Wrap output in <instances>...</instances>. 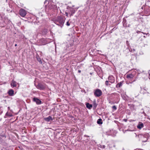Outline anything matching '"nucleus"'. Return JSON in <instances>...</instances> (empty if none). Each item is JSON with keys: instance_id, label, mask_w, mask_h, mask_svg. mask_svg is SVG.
Listing matches in <instances>:
<instances>
[{"instance_id": "nucleus-1", "label": "nucleus", "mask_w": 150, "mask_h": 150, "mask_svg": "<svg viewBox=\"0 0 150 150\" xmlns=\"http://www.w3.org/2000/svg\"><path fill=\"white\" fill-rule=\"evenodd\" d=\"M64 23V18L61 16L57 17L55 21V23L59 25H60L62 27Z\"/></svg>"}, {"instance_id": "nucleus-2", "label": "nucleus", "mask_w": 150, "mask_h": 150, "mask_svg": "<svg viewBox=\"0 0 150 150\" xmlns=\"http://www.w3.org/2000/svg\"><path fill=\"white\" fill-rule=\"evenodd\" d=\"M149 134L148 133L145 134H140L138 135V137L139 138V140L142 142H146L148 140V138L149 137Z\"/></svg>"}, {"instance_id": "nucleus-3", "label": "nucleus", "mask_w": 150, "mask_h": 150, "mask_svg": "<svg viewBox=\"0 0 150 150\" xmlns=\"http://www.w3.org/2000/svg\"><path fill=\"white\" fill-rule=\"evenodd\" d=\"M102 94V92L101 90L97 89L95 90L94 92V95L96 97H99Z\"/></svg>"}, {"instance_id": "nucleus-4", "label": "nucleus", "mask_w": 150, "mask_h": 150, "mask_svg": "<svg viewBox=\"0 0 150 150\" xmlns=\"http://www.w3.org/2000/svg\"><path fill=\"white\" fill-rule=\"evenodd\" d=\"M35 86L37 88L40 90H43L45 88V86L44 84L39 83L37 85Z\"/></svg>"}, {"instance_id": "nucleus-5", "label": "nucleus", "mask_w": 150, "mask_h": 150, "mask_svg": "<svg viewBox=\"0 0 150 150\" xmlns=\"http://www.w3.org/2000/svg\"><path fill=\"white\" fill-rule=\"evenodd\" d=\"M19 13L21 16L24 17L26 14V12L25 10L21 9L19 11Z\"/></svg>"}, {"instance_id": "nucleus-6", "label": "nucleus", "mask_w": 150, "mask_h": 150, "mask_svg": "<svg viewBox=\"0 0 150 150\" xmlns=\"http://www.w3.org/2000/svg\"><path fill=\"white\" fill-rule=\"evenodd\" d=\"M39 43L40 45H45L47 43L46 40L44 38L41 39L39 41Z\"/></svg>"}, {"instance_id": "nucleus-7", "label": "nucleus", "mask_w": 150, "mask_h": 150, "mask_svg": "<svg viewBox=\"0 0 150 150\" xmlns=\"http://www.w3.org/2000/svg\"><path fill=\"white\" fill-rule=\"evenodd\" d=\"M33 100L34 102H36L38 105L41 104L42 103V101L40 99L35 97L33 98Z\"/></svg>"}, {"instance_id": "nucleus-8", "label": "nucleus", "mask_w": 150, "mask_h": 150, "mask_svg": "<svg viewBox=\"0 0 150 150\" xmlns=\"http://www.w3.org/2000/svg\"><path fill=\"white\" fill-rule=\"evenodd\" d=\"M134 75L132 74H128L126 75V78L129 79H132Z\"/></svg>"}, {"instance_id": "nucleus-9", "label": "nucleus", "mask_w": 150, "mask_h": 150, "mask_svg": "<svg viewBox=\"0 0 150 150\" xmlns=\"http://www.w3.org/2000/svg\"><path fill=\"white\" fill-rule=\"evenodd\" d=\"M8 93L10 96H12L14 95V91L13 89H10L8 90Z\"/></svg>"}, {"instance_id": "nucleus-10", "label": "nucleus", "mask_w": 150, "mask_h": 150, "mask_svg": "<svg viewBox=\"0 0 150 150\" xmlns=\"http://www.w3.org/2000/svg\"><path fill=\"white\" fill-rule=\"evenodd\" d=\"M109 81L112 83H113L115 81V79L114 77L112 76H109L108 78Z\"/></svg>"}, {"instance_id": "nucleus-11", "label": "nucleus", "mask_w": 150, "mask_h": 150, "mask_svg": "<svg viewBox=\"0 0 150 150\" xmlns=\"http://www.w3.org/2000/svg\"><path fill=\"white\" fill-rule=\"evenodd\" d=\"M44 120L46 122H48L50 120L52 121L53 120L52 117L50 116H49L47 117L44 118Z\"/></svg>"}, {"instance_id": "nucleus-12", "label": "nucleus", "mask_w": 150, "mask_h": 150, "mask_svg": "<svg viewBox=\"0 0 150 150\" xmlns=\"http://www.w3.org/2000/svg\"><path fill=\"white\" fill-rule=\"evenodd\" d=\"M16 82L15 81L13 80L11 84V87L12 88L16 87Z\"/></svg>"}, {"instance_id": "nucleus-13", "label": "nucleus", "mask_w": 150, "mask_h": 150, "mask_svg": "<svg viewBox=\"0 0 150 150\" xmlns=\"http://www.w3.org/2000/svg\"><path fill=\"white\" fill-rule=\"evenodd\" d=\"M70 12V16L71 17V16L73 15L75 13V11L72 8H69Z\"/></svg>"}, {"instance_id": "nucleus-14", "label": "nucleus", "mask_w": 150, "mask_h": 150, "mask_svg": "<svg viewBox=\"0 0 150 150\" xmlns=\"http://www.w3.org/2000/svg\"><path fill=\"white\" fill-rule=\"evenodd\" d=\"M93 109H95L96 108L97 106V103H96V102L95 100H93Z\"/></svg>"}, {"instance_id": "nucleus-15", "label": "nucleus", "mask_w": 150, "mask_h": 150, "mask_svg": "<svg viewBox=\"0 0 150 150\" xmlns=\"http://www.w3.org/2000/svg\"><path fill=\"white\" fill-rule=\"evenodd\" d=\"M86 105V107L89 109H91L93 107L92 105L88 103H87Z\"/></svg>"}, {"instance_id": "nucleus-16", "label": "nucleus", "mask_w": 150, "mask_h": 150, "mask_svg": "<svg viewBox=\"0 0 150 150\" xmlns=\"http://www.w3.org/2000/svg\"><path fill=\"white\" fill-rule=\"evenodd\" d=\"M144 126L143 124V123H141L140 124H139V125L137 126V127L139 129H141Z\"/></svg>"}, {"instance_id": "nucleus-17", "label": "nucleus", "mask_w": 150, "mask_h": 150, "mask_svg": "<svg viewBox=\"0 0 150 150\" xmlns=\"http://www.w3.org/2000/svg\"><path fill=\"white\" fill-rule=\"evenodd\" d=\"M122 83L121 82H120L119 83H118L116 85V87L117 88H120L122 86Z\"/></svg>"}, {"instance_id": "nucleus-18", "label": "nucleus", "mask_w": 150, "mask_h": 150, "mask_svg": "<svg viewBox=\"0 0 150 150\" xmlns=\"http://www.w3.org/2000/svg\"><path fill=\"white\" fill-rule=\"evenodd\" d=\"M97 123L98 124H102L103 122H102V120L101 119H98L97 121Z\"/></svg>"}, {"instance_id": "nucleus-19", "label": "nucleus", "mask_w": 150, "mask_h": 150, "mask_svg": "<svg viewBox=\"0 0 150 150\" xmlns=\"http://www.w3.org/2000/svg\"><path fill=\"white\" fill-rule=\"evenodd\" d=\"M38 61L40 63H42V62L41 60V59L39 58V56H37L36 57Z\"/></svg>"}, {"instance_id": "nucleus-20", "label": "nucleus", "mask_w": 150, "mask_h": 150, "mask_svg": "<svg viewBox=\"0 0 150 150\" xmlns=\"http://www.w3.org/2000/svg\"><path fill=\"white\" fill-rule=\"evenodd\" d=\"M109 81H106L105 82V84L106 86L110 85V84L108 83Z\"/></svg>"}, {"instance_id": "nucleus-21", "label": "nucleus", "mask_w": 150, "mask_h": 150, "mask_svg": "<svg viewBox=\"0 0 150 150\" xmlns=\"http://www.w3.org/2000/svg\"><path fill=\"white\" fill-rule=\"evenodd\" d=\"M65 14H66V15L68 17V15L69 14H70V13L69 12H65Z\"/></svg>"}, {"instance_id": "nucleus-22", "label": "nucleus", "mask_w": 150, "mask_h": 150, "mask_svg": "<svg viewBox=\"0 0 150 150\" xmlns=\"http://www.w3.org/2000/svg\"><path fill=\"white\" fill-rule=\"evenodd\" d=\"M112 108L115 110H116L117 109V108L116 106L115 105L113 106H112Z\"/></svg>"}, {"instance_id": "nucleus-23", "label": "nucleus", "mask_w": 150, "mask_h": 150, "mask_svg": "<svg viewBox=\"0 0 150 150\" xmlns=\"http://www.w3.org/2000/svg\"><path fill=\"white\" fill-rule=\"evenodd\" d=\"M66 25H67L69 26V25H70V23H69V21H67L66 23Z\"/></svg>"}, {"instance_id": "nucleus-24", "label": "nucleus", "mask_w": 150, "mask_h": 150, "mask_svg": "<svg viewBox=\"0 0 150 150\" xmlns=\"http://www.w3.org/2000/svg\"><path fill=\"white\" fill-rule=\"evenodd\" d=\"M142 33L144 34H145L146 35H148V36H149V34L148 33H143V32Z\"/></svg>"}, {"instance_id": "nucleus-25", "label": "nucleus", "mask_w": 150, "mask_h": 150, "mask_svg": "<svg viewBox=\"0 0 150 150\" xmlns=\"http://www.w3.org/2000/svg\"><path fill=\"white\" fill-rule=\"evenodd\" d=\"M137 33L139 34V33H142L143 32H141L140 31H137Z\"/></svg>"}, {"instance_id": "nucleus-26", "label": "nucleus", "mask_w": 150, "mask_h": 150, "mask_svg": "<svg viewBox=\"0 0 150 150\" xmlns=\"http://www.w3.org/2000/svg\"><path fill=\"white\" fill-rule=\"evenodd\" d=\"M123 98L124 100H126V97L125 96H123Z\"/></svg>"}, {"instance_id": "nucleus-27", "label": "nucleus", "mask_w": 150, "mask_h": 150, "mask_svg": "<svg viewBox=\"0 0 150 150\" xmlns=\"http://www.w3.org/2000/svg\"><path fill=\"white\" fill-rule=\"evenodd\" d=\"M105 145H103L101 147V148H103V149H104L105 148Z\"/></svg>"}, {"instance_id": "nucleus-28", "label": "nucleus", "mask_w": 150, "mask_h": 150, "mask_svg": "<svg viewBox=\"0 0 150 150\" xmlns=\"http://www.w3.org/2000/svg\"><path fill=\"white\" fill-rule=\"evenodd\" d=\"M47 2V0H45L44 2V4H45Z\"/></svg>"}, {"instance_id": "nucleus-29", "label": "nucleus", "mask_w": 150, "mask_h": 150, "mask_svg": "<svg viewBox=\"0 0 150 150\" xmlns=\"http://www.w3.org/2000/svg\"><path fill=\"white\" fill-rule=\"evenodd\" d=\"M78 72L79 73H80L81 72V71L80 70H79L78 71Z\"/></svg>"}, {"instance_id": "nucleus-30", "label": "nucleus", "mask_w": 150, "mask_h": 150, "mask_svg": "<svg viewBox=\"0 0 150 150\" xmlns=\"http://www.w3.org/2000/svg\"><path fill=\"white\" fill-rule=\"evenodd\" d=\"M17 46V45L16 44H15V46H16H16Z\"/></svg>"}, {"instance_id": "nucleus-31", "label": "nucleus", "mask_w": 150, "mask_h": 150, "mask_svg": "<svg viewBox=\"0 0 150 150\" xmlns=\"http://www.w3.org/2000/svg\"><path fill=\"white\" fill-rule=\"evenodd\" d=\"M85 136H86V137H89L88 136H87V135H85Z\"/></svg>"}, {"instance_id": "nucleus-32", "label": "nucleus", "mask_w": 150, "mask_h": 150, "mask_svg": "<svg viewBox=\"0 0 150 150\" xmlns=\"http://www.w3.org/2000/svg\"><path fill=\"white\" fill-rule=\"evenodd\" d=\"M135 81V80H134L133 82H134V81Z\"/></svg>"}, {"instance_id": "nucleus-33", "label": "nucleus", "mask_w": 150, "mask_h": 150, "mask_svg": "<svg viewBox=\"0 0 150 150\" xmlns=\"http://www.w3.org/2000/svg\"><path fill=\"white\" fill-rule=\"evenodd\" d=\"M144 38H146V36H144Z\"/></svg>"}, {"instance_id": "nucleus-34", "label": "nucleus", "mask_w": 150, "mask_h": 150, "mask_svg": "<svg viewBox=\"0 0 150 150\" xmlns=\"http://www.w3.org/2000/svg\"><path fill=\"white\" fill-rule=\"evenodd\" d=\"M136 136H137V135H136Z\"/></svg>"}]
</instances>
